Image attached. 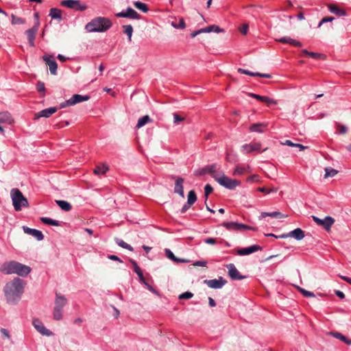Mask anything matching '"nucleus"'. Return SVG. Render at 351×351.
Wrapping results in <instances>:
<instances>
[{
  "label": "nucleus",
  "mask_w": 351,
  "mask_h": 351,
  "mask_svg": "<svg viewBox=\"0 0 351 351\" xmlns=\"http://www.w3.org/2000/svg\"><path fill=\"white\" fill-rule=\"evenodd\" d=\"M25 282L19 278H14L8 282L3 289L4 295L8 303L16 304L21 298Z\"/></svg>",
  "instance_id": "1"
},
{
  "label": "nucleus",
  "mask_w": 351,
  "mask_h": 351,
  "mask_svg": "<svg viewBox=\"0 0 351 351\" xmlns=\"http://www.w3.org/2000/svg\"><path fill=\"white\" fill-rule=\"evenodd\" d=\"M31 271L30 267L15 261L5 262L0 267V271L4 274H16L21 277L27 276Z\"/></svg>",
  "instance_id": "2"
},
{
  "label": "nucleus",
  "mask_w": 351,
  "mask_h": 351,
  "mask_svg": "<svg viewBox=\"0 0 351 351\" xmlns=\"http://www.w3.org/2000/svg\"><path fill=\"white\" fill-rule=\"evenodd\" d=\"M112 26L111 21L105 17H97L88 23L85 29L88 32H104Z\"/></svg>",
  "instance_id": "3"
},
{
  "label": "nucleus",
  "mask_w": 351,
  "mask_h": 351,
  "mask_svg": "<svg viewBox=\"0 0 351 351\" xmlns=\"http://www.w3.org/2000/svg\"><path fill=\"white\" fill-rule=\"evenodd\" d=\"M66 304L67 299L64 295L56 293L53 311V317L54 319L60 320L62 319L63 308Z\"/></svg>",
  "instance_id": "4"
},
{
  "label": "nucleus",
  "mask_w": 351,
  "mask_h": 351,
  "mask_svg": "<svg viewBox=\"0 0 351 351\" xmlns=\"http://www.w3.org/2000/svg\"><path fill=\"white\" fill-rule=\"evenodd\" d=\"M10 195L15 210L19 211L21 210L22 207L28 206L27 199L23 196L19 189H12Z\"/></svg>",
  "instance_id": "5"
},
{
  "label": "nucleus",
  "mask_w": 351,
  "mask_h": 351,
  "mask_svg": "<svg viewBox=\"0 0 351 351\" xmlns=\"http://www.w3.org/2000/svg\"><path fill=\"white\" fill-rule=\"evenodd\" d=\"M221 226L226 228L228 230L230 231H236V232H241L244 230H252L256 231L257 228L250 226L241 223L231 221V222H223Z\"/></svg>",
  "instance_id": "6"
},
{
  "label": "nucleus",
  "mask_w": 351,
  "mask_h": 351,
  "mask_svg": "<svg viewBox=\"0 0 351 351\" xmlns=\"http://www.w3.org/2000/svg\"><path fill=\"white\" fill-rule=\"evenodd\" d=\"M215 180L221 186L225 188L232 190L234 189L237 186H239L241 182L239 180H233L225 175H222L220 177L215 178Z\"/></svg>",
  "instance_id": "7"
},
{
  "label": "nucleus",
  "mask_w": 351,
  "mask_h": 351,
  "mask_svg": "<svg viewBox=\"0 0 351 351\" xmlns=\"http://www.w3.org/2000/svg\"><path fill=\"white\" fill-rule=\"evenodd\" d=\"M90 99L88 95H82L79 94L73 95L70 99L64 101L60 104V108H64L69 106H73L76 104L88 101Z\"/></svg>",
  "instance_id": "8"
},
{
  "label": "nucleus",
  "mask_w": 351,
  "mask_h": 351,
  "mask_svg": "<svg viewBox=\"0 0 351 351\" xmlns=\"http://www.w3.org/2000/svg\"><path fill=\"white\" fill-rule=\"evenodd\" d=\"M60 5L75 11H84L87 8L85 3L79 0H63L60 2Z\"/></svg>",
  "instance_id": "9"
},
{
  "label": "nucleus",
  "mask_w": 351,
  "mask_h": 351,
  "mask_svg": "<svg viewBox=\"0 0 351 351\" xmlns=\"http://www.w3.org/2000/svg\"><path fill=\"white\" fill-rule=\"evenodd\" d=\"M217 165L215 164L206 165L202 169H197L195 171L194 174L196 176H202L205 174H210L212 178L215 180L217 177L216 174Z\"/></svg>",
  "instance_id": "10"
},
{
  "label": "nucleus",
  "mask_w": 351,
  "mask_h": 351,
  "mask_svg": "<svg viewBox=\"0 0 351 351\" xmlns=\"http://www.w3.org/2000/svg\"><path fill=\"white\" fill-rule=\"evenodd\" d=\"M313 221L319 226H322L326 231H330L331 226L335 223V219L330 216L322 219L316 216H312Z\"/></svg>",
  "instance_id": "11"
},
{
  "label": "nucleus",
  "mask_w": 351,
  "mask_h": 351,
  "mask_svg": "<svg viewBox=\"0 0 351 351\" xmlns=\"http://www.w3.org/2000/svg\"><path fill=\"white\" fill-rule=\"evenodd\" d=\"M115 16L119 18H127L130 19H140L139 14L130 7L127 8L125 10L115 14Z\"/></svg>",
  "instance_id": "12"
},
{
  "label": "nucleus",
  "mask_w": 351,
  "mask_h": 351,
  "mask_svg": "<svg viewBox=\"0 0 351 351\" xmlns=\"http://www.w3.org/2000/svg\"><path fill=\"white\" fill-rule=\"evenodd\" d=\"M261 143L258 142L250 144H245L241 147V151L245 154H247L252 152H264L267 149V148L266 147L263 150H261Z\"/></svg>",
  "instance_id": "13"
},
{
  "label": "nucleus",
  "mask_w": 351,
  "mask_h": 351,
  "mask_svg": "<svg viewBox=\"0 0 351 351\" xmlns=\"http://www.w3.org/2000/svg\"><path fill=\"white\" fill-rule=\"evenodd\" d=\"M32 324L34 326V328L36 329V330L40 332L43 335H45L47 337L51 336L52 332L47 329L43 322L38 319H34L32 321Z\"/></svg>",
  "instance_id": "14"
},
{
  "label": "nucleus",
  "mask_w": 351,
  "mask_h": 351,
  "mask_svg": "<svg viewBox=\"0 0 351 351\" xmlns=\"http://www.w3.org/2000/svg\"><path fill=\"white\" fill-rule=\"evenodd\" d=\"M228 269V275L233 280H240L244 279L245 277L242 276L237 270L234 264L230 263L226 265Z\"/></svg>",
  "instance_id": "15"
},
{
  "label": "nucleus",
  "mask_w": 351,
  "mask_h": 351,
  "mask_svg": "<svg viewBox=\"0 0 351 351\" xmlns=\"http://www.w3.org/2000/svg\"><path fill=\"white\" fill-rule=\"evenodd\" d=\"M226 282L227 281L222 277H219L218 279L204 280V283L211 289H221L226 284Z\"/></svg>",
  "instance_id": "16"
},
{
  "label": "nucleus",
  "mask_w": 351,
  "mask_h": 351,
  "mask_svg": "<svg viewBox=\"0 0 351 351\" xmlns=\"http://www.w3.org/2000/svg\"><path fill=\"white\" fill-rule=\"evenodd\" d=\"M259 250H262V247L258 245H253L247 247L237 250V254L239 256H246Z\"/></svg>",
  "instance_id": "17"
},
{
  "label": "nucleus",
  "mask_w": 351,
  "mask_h": 351,
  "mask_svg": "<svg viewBox=\"0 0 351 351\" xmlns=\"http://www.w3.org/2000/svg\"><path fill=\"white\" fill-rule=\"evenodd\" d=\"M43 59L49 65L50 73L52 75H56L57 74L58 64H57L56 62L53 60V56H49V55H45V56H43Z\"/></svg>",
  "instance_id": "18"
},
{
  "label": "nucleus",
  "mask_w": 351,
  "mask_h": 351,
  "mask_svg": "<svg viewBox=\"0 0 351 351\" xmlns=\"http://www.w3.org/2000/svg\"><path fill=\"white\" fill-rule=\"evenodd\" d=\"M57 107H50L46 109H44L35 114L36 119H39L40 117L48 118L51 117L53 113L57 112Z\"/></svg>",
  "instance_id": "19"
},
{
  "label": "nucleus",
  "mask_w": 351,
  "mask_h": 351,
  "mask_svg": "<svg viewBox=\"0 0 351 351\" xmlns=\"http://www.w3.org/2000/svg\"><path fill=\"white\" fill-rule=\"evenodd\" d=\"M23 230L26 234H29L35 237L38 241H42L44 239L43 232L38 230L23 226Z\"/></svg>",
  "instance_id": "20"
},
{
  "label": "nucleus",
  "mask_w": 351,
  "mask_h": 351,
  "mask_svg": "<svg viewBox=\"0 0 351 351\" xmlns=\"http://www.w3.org/2000/svg\"><path fill=\"white\" fill-rule=\"evenodd\" d=\"M248 95L252 98L256 99L258 101L261 102H264L267 104L268 106L272 105V104H276V101L274 100L273 99L267 97V96H261L259 95H256L255 93H249Z\"/></svg>",
  "instance_id": "21"
},
{
  "label": "nucleus",
  "mask_w": 351,
  "mask_h": 351,
  "mask_svg": "<svg viewBox=\"0 0 351 351\" xmlns=\"http://www.w3.org/2000/svg\"><path fill=\"white\" fill-rule=\"evenodd\" d=\"M38 32V27L34 26L33 27L27 29L26 31V34L27 37V40L29 44L31 47H34V40L36 38V35Z\"/></svg>",
  "instance_id": "22"
},
{
  "label": "nucleus",
  "mask_w": 351,
  "mask_h": 351,
  "mask_svg": "<svg viewBox=\"0 0 351 351\" xmlns=\"http://www.w3.org/2000/svg\"><path fill=\"white\" fill-rule=\"evenodd\" d=\"M327 8L331 13L337 15V16H344L347 15V13L344 10L341 9L335 4H328Z\"/></svg>",
  "instance_id": "23"
},
{
  "label": "nucleus",
  "mask_w": 351,
  "mask_h": 351,
  "mask_svg": "<svg viewBox=\"0 0 351 351\" xmlns=\"http://www.w3.org/2000/svg\"><path fill=\"white\" fill-rule=\"evenodd\" d=\"M183 182V178L178 177L176 180L174 186V193L179 194L182 197H184Z\"/></svg>",
  "instance_id": "24"
},
{
  "label": "nucleus",
  "mask_w": 351,
  "mask_h": 351,
  "mask_svg": "<svg viewBox=\"0 0 351 351\" xmlns=\"http://www.w3.org/2000/svg\"><path fill=\"white\" fill-rule=\"evenodd\" d=\"M278 42L284 43V44H289L294 47H300L302 46V44L296 40H294L289 36H285L278 40Z\"/></svg>",
  "instance_id": "25"
},
{
  "label": "nucleus",
  "mask_w": 351,
  "mask_h": 351,
  "mask_svg": "<svg viewBox=\"0 0 351 351\" xmlns=\"http://www.w3.org/2000/svg\"><path fill=\"white\" fill-rule=\"evenodd\" d=\"M14 123V119L8 112H0V123H6L11 125Z\"/></svg>",
  "instance_id": "26"
},
{
  "label": "nucleus",
  "mask_w": 351,
  "mask_h": 351,
  "mask_svg": "<svg viewBox=\"0 0 351 351\" xmlns=\"http://www.w3.org/2000/svg\"><path fill=\"white\" fill-rule=\"evenodd\" d=\"M265 217L285 218L287 217V215H284L278 211L262 212L261 215L259 216V219H262L265 218Z\"/></svg>",
  "instance_id": "27"
},
{
  "label": "nucleus",
  "mask_w": 351,
  "mask_h": 351,
  "mask_svg": "<svg viewBox=\"0 0 351 351\" xmlns=\"http://www.w3.org/2000/svg\"><path fill=\"white\" fill-rule=\"evenodd\" d=\"M289 235L291 237L295 238L298 241H300L304 237V232L301 228H296L291 232H289Z\"/></svg>",
  "instance_id": "28"
},
{
  "label": "nucleus",
  "mask_w": 351,
  "mask_h": 351,
  "mask_svg": "<svg viewBox=\"0 0 351 351\" xmlns=\"http://www.w3.org/2000/svg\"><path fill=\"white\" fill-rule=\"evenodd\" d=\"M130 262L132 264L133 267H134V271L137 274V276H138V278H139V281L140 282H144V276H143V271L141 269V268L138 267L137 263L133 260V259H130Z\"/></svg>",
  "instance_id": "29"
},
{
  "label": "nucleus",
  "mask_w": 351,
  "mask_h": 351,
  "mask_svg": "<svg viewBox=\"0 0 351 351\" xmlns=\"http://www.w3.org/2000/svg\"><path fill=\"white\" fill-rule=\"evenodd\" d=\"M165 254H166V256L169 259L173 261L175 263H186L187 262V261L185 259L177 258L169 249H165Z\"/></svg>",
  "instance_id": "30"
},
{
  "label": "nucleus",
  "mask_w": 351,
  "mask_h": 351,
  "mask_svg": "<svg viewBox=\"0 0 351 351\" xmlns=\"http://www.w3.org/2000/svg\"><path fill=\"white\" fill-rule=\"evenodd\" d=\"M250 167L248 165H237L234 171V176L243 175L248 171Z\"/></svg>",
  "instance_id": "31"
},
{
  "label": "nucleus",
  "mask_w": 351,
  "mask_h": 351,
  "mask_svg": "<svg viewBox=\"0 0 351 351\" xmlns=\"http://www.w3.org/2000/svg\"><path fill=\"white\" fill-rule=\"evenodd\" d=\"M56 204L64 211H70L72 208L71 204L64 200H56Z\"/></svg>",
  "instance_id": "32"
},
{
  "label": "nucleus",
  "mask_w": 351,
  "mask_h": 351,
  "mask_svg": "<svg viewBox=\"0 0 351 351\" xmlns=\"http://www.w3.org/2000/svg\"><path fill=\"white\" fill-rule=\"evenodd\" d=\"M49 15L51 19H58V21H61L62 19V10L58 8H51Z\"/></svg>",
  "instance_id": "33"
},
{
  "label": "nucleus",
  "mask_w": 351,
  "mask_h": 351,
  "mask_svg": "<svg viewBox=\"0 0 351 351\" xmlns=\"http://www.w3.org/2000/svg\"><path fill=\"white\" fill-rule=\"evenodd\" d=\"M213 28H217L218 29V26L217 25H210V26H208L206 27H204V28H202V29H200L197 31H195L193 32L191 34V36L192 38H194L196 36H197L198 34H201V33H203V32H206V33H210V32H212V29Z\"/></svg>",
  "instance_id": "34"
},
{
  "label": "nucleus",
  "mask_w": 351,
  "mask_h": 351,
  "mask_svg": "<svg viewBox=\"0 0 351 351\" xmlns=\"http://www.w3.org/2000/svg\"><path fill=\"white\" fill-rule=\"evenodd\" d=\"M152 122V119H150L149 115H145L140 117L138 120V123L136 125V128H141L144 126L145 124Z\"/></svg>",
  "instance_id": "35"
},
{
  "label": "nucleus",
  "mask_w": 351,
  "mask_h": 351,
  "mask_svg": "<svg viewBox=\"0 0 351 351\" xmlns=\"http://www.w3.org/2000/svg\"><path fill=\"white\" fill-rule=\"evenodd\" d=\"M265 127V125L263 123H254L250 127V130L254 132L263 133L265 131L263 129Z\"/></svg>",
  "instance_id": "36"
},
{
  "label": "nucleus",
  "mask_w": 351,
  "mask_h": 351,
  "mask_svg": "<svg viewBox=\"0 0 351 351\" xmlns=\"http://www.w3.org/2000/svg\"><path fill=\"white\" fill-rule=\"evenodd\" d=\"M40 221L43 223L47 224V225L55 226H61V222L60 221H59L58 220L52 219L51 218L46 217H41L40 218Z\"/></svg>",
  "instance_id": "37"
},
{
  "label": "nucleus",
  "mask_w": 351,
  "mask_h": 351,
  "mask_svg": "<svg viewBox=\"0 0 351 351\" xmlns=\"http://www.w3.org/2000/svg\"><path fill=\"white\" fill-rule=\"evenodd\" d=\"M330 335L332 337L340 339L341 341H343L347 345H351V339H348L346 336L343 335L341 333L335 332H330Z\"/></svg>",
  "instance_id": "38"
},
{
  "label": "nucleus",
  "mask_w": 351,
  "mask_h": 351,
  "mask_svg": "<svg viewBox=\"0 0 351 351\" xmlns=\"http://www.w3.org/2000/svg\"><path fill=\"white\" fill-rule=\"evenodd\" d=\"M133 5H134V6L136 8L141 10L142 12H143L145 13H146V12H147L149 11V8L147 7V5L146 3H145L141 2V1H134L133 3Z\"/></svg>",
  "instance_id": "39"
},
{
  "label": "nucleus",
  "mask_w": 351,
  "mask_h": 351,
  "mask_svg": "<svg viewBox=\"0 0 351 351\" xmlns=\"http://www.w3.org/2000/svg\"><path fill=\"white\" fill-rule=\"evenodd\" d=\"M123 32L128 36V40L131 42L133 34V27L131 25H123Z\"/></svg>",
  "instance_id": "40"
},
{
  "label": "nucleus",
  "mask_w": 351,
  "mask_h": 351,
  "mask_svg": "<svg viewBox=\"0 0 351 351\" xmlns=\"http://www.w3.org/2000/svg\"><path fill=\"white\" fill-rule=\"evenodd\" d=\"M108 170V167L106 165L97 166L94 169V173L97 175H104Z\"/></svg>",
  "instance_id": "41"
},
{
  "label": "nucleus",
  "mask_w": 351,
  "mask_h": 351,
  "mask_svg": "<svg viewBox=\"0 0 351 351\" xmlns=\"http://www.w3.org/2000/svg\"><path fill=\"white\" fill-rule=\"evenodd\" d=\"M197 201V195L193 190H191L188 193L187 202L188 204H193Z\"/></svg>",
  "instance_id": "42"
},
{
  "label": "nucleus",
  "mask_w": 351,
  "mask_h": 351,
  "mask_svg": "<svg viewBox=\"0 0 351 351\" xmlns=\"http://www.w3.org/2000/svg\"><path fill=\"white\" fill-rule=\"evenodd\" d=\"M171 25L176 29H184L186 27V24H185V22H184L183 18H180L178 23H177L176 21H172Z\"/></svg>",
  "instance_id": "43"
},
{
  "label": "nucleus",
  "mask_w": 351,
  "mask_h": 351,
  "mask_svg": "<svg viewBox=\"0 0 351 351\" xmlns=\"http://www.w3.org/2000/svg\"><path fill=\"white\" fill-rule=\"evenodd\" d=\"M116 243L119 246H120L124 249H127L131 252H132L134 250V248L130 244H128L127 243H125L124 241H123L121 239H117Z\"/></svg>",
  "instance_id": "44"
},
{
  "label": "nucleus",
  "mask_w": 351,
  "mask_h": 351,
  "mask_svg": "<svg viewBox=\"0 0 351 351\" xmlns=\"http://www.w3.org/2000/svg\"><path fill=\"white\" fill-rule=\"evenodd\" d=\"M337 173H338V171H337L336 169H332L331 167H326V168H325L324 177L325 178L334 177L337 174Z\"/></svg>",
  "instance_id": "45"
},
{
  "label": "nucleus",
  "mask_w": 351,
  "mask_h": 351,
  "mask_svg": "<svg viewBox=\"0 0 351 351\" xmlns=\"http://www.w3.org/2000/svg\"><path fill=\"white\" fill-rule=\"evenodd\" d=\"M283 144L291 147H299L300 151H303L306 148V147L304 146L303 145L299 143H294L290 140L285 141V142L283 143Z\"/></svg>",
  "instance_id": "46"
},
{
  "label": "nucleus",
  "mask_w": 351,
  "mask_h": 351,
  "mask_svg": "<svg viewBox=\"0 0 351 351\" xmlns=\"http://www.w3.org/2000/svg\"><path fill=\"white\" fill-rule=\"evenodd\" d=\"M302 53L307 56L311 57L313 59H319L322 56V54H320V53L308 51L306 49H303Z\"/></svg>",
  "instance_id": "47"
},
{
  "label": "nucleus",
  "mask_w": 351,
  "mask_h": 351,
  "mask_svg": "<svg viewBox=\"0 0 351 351\" xmlns=\"http://www.w3.org/2000/svg\"><path fill=\"white\" fill-rule=\"evenodd\" d=\"M238 72L241 74L248 75L253 77H256L258 75V72H252L241 68L238 69Z\"/></svg>",
  "instance_id": "48"
},
{
  "label": "nucleus",
  "mask_w": 351,
  "mask_h": 351,
  "mask_svg": "<svg viewBox=\"0 0 351 351\" xmlns=\"http://www.w3.org/2000/svg\"><path fill=\"white\" fill-rule=\"evenodd\" d=\"M12 23L14 25H21L25 23V20L21 17L12 15Z\"/></svg>",
  "instance_id": "49"
},
{
  "label": "nucleus",
  "mask_w": 351,
  "mask_h": 351,
  "mask_svg": "<svg viewBox=\"0 0 351 351\" xmlns=\"http://www.w3.org/2000/svg\"><path fill=\"white\" fill-rule=\"evenodd\" d=\"M36 90L38 93H42L43 95L45 94V86L44 82L38 81L36 84Z\"/></svg>",
  "instance_id": "50"
},
{
  "label": "nucleus",
  "mask_w": 351,
  "mask_h": 351,
  "mask_svg": "<svg viewBox=\"0 0 351 351\" xmlns=\"http://www.w3.org/2000/svg\"><path fill=\"white\" fill-rule=\"evenodd\" d=\"M335 20L333 16H327L323 18L319 23L317 27L319 28L324 23L332 22Z\"/></svg>",
  "instance_id": "51"
},
{
  "label": "nucleus",
  "mask_w": 351,
  "mask_h": 351,
  "mask_svg": "<svg viewBox=\"0 0 351 351\" xmlns=\"http://www.w3.org/2000/svg\"><path fill=\"white\" fill-rule=\"evenodd\" d=\"M141 283H142L143 285H145V287L151 292H152L153 293L156 294V295H159L158 294V292L153 287H152L149 284H148L146 281H145V279H144V282H140Z\"/></svg>",
  "instance_id": "52"
},
{
  "label": "nucleus",
  "mask_w": 351,
  "mask_h": 351,
  "mask_svg": "<svg viewBox=\"0 0 351 351\" xmlns=\"http://www.w3.org/2000/svg\"><path fill=\"white\" fill-rule=\"evenodd\" d=\"M193 296V294L190 291H186L179 295V299L180 300H188L191 298Z\"/></svg>",
  "instance_id": "53"
},
{
  "label": "nucleus",
  "mask_w": 351,
  "mask_h": 351,
  "mask_svg": "<svg viewBox=\"0 0 351 351\" xmlns=\"http://www.w3.org/2000/svg\"><path fill=\"white\" fill-rule=\"evenodd\" d=\"M298 289L300 290V291L301 292V293L305 296V297H307V298H309V297H314L315 295L313 292H311V291H306L302 288H300V287H298Z\"/></svg>",
  "instance_id": "54"
},
{
  "label": "nucleus",
  "mask_w": 351,
  "mask_h": 351,
  "mask_svg": "<svg viewBox=\"0 0 351 351\" xmlns=\"http://www.w3.org/2000/svg\"><path fill=\"white\" fill-rule=\"evenodd\" d=\"M213 191V187L210 184H206L204 187V195L206 198L207 199L208 196L210 193H211Z\"/></svg>",
  "instance_id": "55"
},
{
  "label": "nucleus",
  "mask_w": 351,
  "mask_h": 351,
  "mask_svg": "<svg viewBox=\"0 0 351 351\" xmlns=\"http://www.w3.org/2000/svg\"><path fill=\"white\" fill-rule=\"evenodd\" d=\"M338 128H339L338 133L340 134H346L348 132L347 127L343 125L338 124Z\"/></svg>",
  "instance_id": "56"
},
{
  "label": "nucleus",
  "mask_w": 351,
  "mask_h": 351,
  "mask_svg": "<svg viewBox=\"0 0 351 351\" xmlns=\"http://www.w3.org/2000/svg\"><path fill=\"white\" fill-rule=\"evenodd\" d=\"M184 120L183 117H181L178 114H173V123L175 124H178L180 122Z\"/></svg>",
  "instance_id": "57"
},
{
  "label": "nucleus",
  "mask_w": 351,
  "mask_h": 351,
  "mask_svg": "<svg viewBox=\"0 0 351 351\" xmlns=\"http://www.w3.org/2000/svg\"><path fill=\"white\" fill-rule=\"evenodd\" d=\"M192 206V204H188V202H186V203H185L182 208H181L180 210V213H186L189 209V208Z\"/></svg>",
  "instance_id": "58"
},
{
  "label": "nucleus",
  "mask_w": 351,
  "mask_h": 351,
  "mask_svg": "<svg viewBox=\"0 0 351 351\" xmlns=\"http://www.w3.org/2000/svg\"><path fill=\"white\" fill-rule=\"evenodd\" d=\"M207 265L206 261H197L193 263L194 266H198V267H205Z\"/></svg>",
  "instance_id": "59"
},
{
  "label": "nucleus",
  "mask_w": 351,
  "mask_h": 351,
  "mask_svg": "<svg viewBox=\"0 0 351 351\" xmlns=\"http://www.w3.org/2000/svg\"><path fill=\"white\" fill-rule=\"evenodd\" d=\"M204 242L210 245H215L217 243V241L214 238H206V239H204Z\"/></svg>",
  "instance_id": "60"
},
{
  "label": "nucleus",
  "mask_w": 351,
  "mask_h": 351,
  "mask_svg": "<svg viewBox=\"0 0 351 351\" xmlns=\"http://www.w3.org/2000/svg\"><path fill=\"white\" fill-rule=\"evenodd\" d=\"M247 29H248L247 24H243L242 25L241 28L240 29V32L241 34L245 35L247 32Z\"/></svg>",
  "instance_id": "61"
},
{
  "label": "nucleus",
  "mask_w": 351,
  "mask_h": 351,
  "mask_svg": "<svg viewBox=\"0 0 351 351\" xmlns=\"http://www.w3.org/2000/svg\"><path fill=\"white\" fill-rule=\"evenodd\" d=\"M1 332L3 335V337H6L8 339L10 338V335L8 331L5 328H1Z\"/></svg>",
  "instance_id": "62"
},
{
  "label": "nucleus",
  "mask_w": 351,
  "mask_h": 351,
  "mask_svg": "<svg viewBox=\"0 0 351 351\" xmlns=\"http://www.w3.org/2000/svg\"><path fill=\"white\" fill-rule=\"evenodd\" d=\"M108 258L112 261H119L120 263L123 262L122 260L116 255H109Z\"/></svg>",
  "instance_id": "63"
},
{
  "label": "nucleus",
  "mask_w": 351,
  "mask_h": 351,
  "mask_svg": "<svg viewBox=\"0 0 351 351\" xmlns=\"http://www.w3.org/2000/svg\"><path fill=\"white\" fill-rule=\"evenodd\" d=\"M257 191H259V192L265 193H269L271 191V190H268L265 187H258L257 189Z\"/></svg>",
  "instance_id": "64"
}]
</instances>
